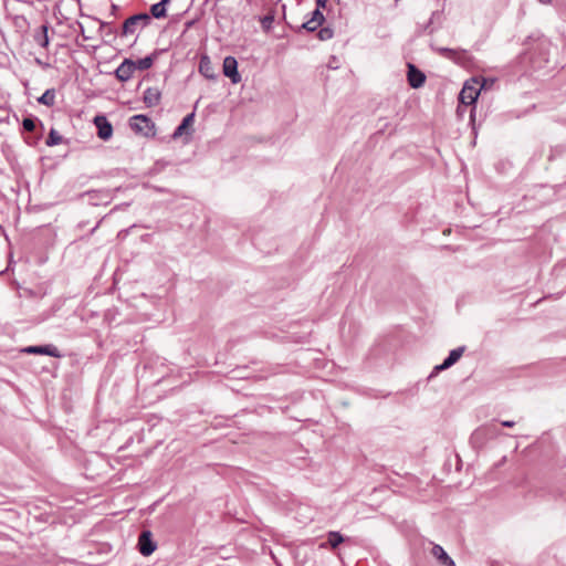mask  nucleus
Returning a JSON list of instances; mask_svg holds the SVG:
<instances>
[{
  "label": "nucleus",
  "instance_id": "nucleus-2",
  "mask_svg": "<svg viewBox=\"0 0 566 566\" xmlns=\"http://www.w3.org/2000/svg\"><path fill=\"white\" fill-rule=\"evenodd\" d=\"M130 128L138 134L144 136H151L155 134L154 122L144 114L134 115L129 118Z\"/></svg>",
  "mask_w": 566,
  "mask_h": 566
},
{
  "label": "nucleus",
  "instance_id": "nucleus-23",
  "mask_svg": "<svg viewBox=\"0 0 566 566\" xmlns=\"http://www.w3.org/2000/svg\"><path fill=\"white\" fill-rule=\"evenodd\" d=\"M436 52L443 56V57H447L449 60L452 61V57L457 54V49H450V48H444V46H440V48H437L434 49Z\"/></svg>",
  "mask_w": 566,
  "mask_h": 566
},
{
  "label": "nucleus",
  "instance_id": "nucleus-29",
  "mask_svg": "<svg viewBox=\"0 0 566 566\" xmlns=\"http://www.w3.org/2000/svg\"><path fill=\"white\" fill-rule=\"evenodd\" d=\"M437 15H438V12H437V11L432 12V14H431V17H430V19H429L428 23L424 25V30H426V31H427V30H429V32H430V33H432V32H433V30H432V29H430V27H431V24L433 23V20H434V18H436Z\"/></svg>",
  "mask_w": 566,
  "mask_h": 566
},
{
  "label": "nucleus",
  "instance_id": "nucleus-25",
  "mask_svg": "<svg viewBox=\"0 0 566 566\" xmlns=\"http://www.w3.org/2000/svg\"><path fill=\"white\" fill-rule=\"evenodd\" d=\"M333 35H334V31H333V29H331L328 27L321 28L317 33V36L321 41L331 40L333 38Z\"/></svg>",
  "mask_w": 566,
  "mask_h": 566
},
{
  "label": "nucleus",
  "instance_id": "nucleus-8",
  "mask_svg": "<svg viewBox=\"0 0 566 566\" xmlns=\"http://www.w3.org/2000/svg\"><path fill=\"white\" fill-rule=\"evenodd\" d=\"M480 94V88H476L474 85H470L468 82L464 84L463 88L459 94V99L462 104L471 105L475 103Z\"/></svg>",
  "mask_w": 566,
  "mask_h": 566
},
{
  "label": "nucleus",
  "instance_id": "nucleus-27",
  "mask_svg": "<svg viewBox=\"0 0 566 566\" xmlns=\"http://www.w3.org/2000/svg\"><path fill=\"white\" fill-rule=\"evenodd\" d=\"M311 19H313L314 21L318 22L321 25L325 21L324 14L322 13L321 9H315L312 12Z\"/></svg>",
  "mask_w": 566,
  "mask_h": 566
},
{
  "label": "nucleus",
  "instance_id": "nucleus-5",
  "mask_svg": "<svg viewBox=\"0 0 566 566\" xmlns=\"http://www.w3.org/2000/svg\"><path fill=\"white\" fill-rule=\"evenodd\" d=\"M407 80L412 88H420L426 82V74L415 64L408 63Z\"/></svg>",
  "mask_w": 566,
  "mask_h": 566
},
{
  "label": "nucleus",
  "instance_id": "nucleus-10",
  "mask_svg": "<svg viewBox=\"0 0 566 566\" xmlns=\"http://www.w3.org/2000/svg\"><path fill=\"white\" fill-rule=\"evenodd\" d=\"M431 554L438 559L441 566H455L454 560L448 555L441 545L434 544L432 546Z\"/></svg>",
  "mask_w": 566,
  "mask_h": 566
},
{
  "label": "nucleus",
  "instance_id": "nucleus-14",
  "mask_svg": "<svg viewBox=\"0 0 566 566\" xmlns=\"http://www.w3.org/2000/svg\"><path fill=\"white\" fill-rule=\"evenodd\" d=\"M24 353H28V354H45V355H50V356H53V357H59V353H57V349L56 347L54 346H51V345H46V346H29L27 348L23 349Z\"/></svg>",
  "mask_w": 566,
  "mask_h": 566
},
{
  "label": "nucleus",
  "instance_id": "nucleus-11",
  "mask_svg": "<svg viewBox=\"0 0 566 566\" xmlns=\"http://www.w3.org/2000/svg\"><path fill=\"white\" fill-rule=\"evenodd\" d=\"M161 92L158 87H148L144 92L143 101L147 107H155L160 103Z\"/></svg>",
  "mask_w": 566,
  "mask_h": 566
},
{
  "label": "nucleus",
  "instance_id": "nucleus-18",
  "mask_svg": "<svg viewBox=\"0 0 566 566\" xmlns=\"http://www.w3.org/2000/svg\"><path fill=\"white\" fill-rule=\"evenodd\" d=\"M452 61L461 66H465L471 62V57L467 50L457 49V54L452 57Z\"/></svg>",
  "mask_w": 566,
  "mask_h": 566
},
{
  "label": "nucleus",
  "instance_id": "nucleus-13",
  "mask_svg": "<svg viewBox=\"0 0 566 566\" xmlns=\"http://www.w3.org/2000/svg\"><path fill=\"white\" fill-rule=\"evenodd\" d=\"M85 198H87V200L92 205L97 206L101 201L107 200L109 198V196L105 191L92 190V191H87L85 193L80 195V199H85Z\"/></svg>",
  "mask_w": 566,
  "mask_h": 566
},
{
  "label": "nucleus",
  "instance_id": "nucleus-22",
  "mask_svg": "<svg viewBox=\"0 0 566 566\" xmlns=\"http://www.w3.org/2000/svg\"><path fill=\"white\" fill-rule=\"evenodd\" d=\"M62 143V136L59 134L57 130L51 129L49 137L46 139L48 146H55Z\"/></svg>",
  "mask_w": 566,
  "mask_h": 566
},
{
  "label": "nucleus",
  "instance_id": "nucleus-12",
  "mask_svg": "<svg viewBox=\"0 0 566 566\" xmlns=\"http://www.w3.org/2000/svg\"><path fill=\"white\" fill-rule=\"evenodd\" d=\"M199 73L209 80H216L217 74L208 55H202L199 61Z\"/></svg>",
  "mask_w": 566,
  "mask_h": 566
},
{
  "label": "nucleus",
  "instance_id": "nucleus-17",
  "mask_svg": "<svg viewBox=\"0 0 566 566\" xmlns=\"http://www.w3.org/2000/svg\"><path fill=\"white\" fill-rule=\"evenodd\" d=\"M193 118H195L193 113H190L187 116H185L184 119L181 120V123L175 129V132L172 134L174 138L181 136L185 133V129L193 122Z\"/></svg>",
  "mask_w": 566,
  "mask_h": 566
},
{
  "label": "nucleus",
  "instance_id": "nucleus-21",
  "mask_svg": "<svg viewBox=\"0 0 566 566\" xmlns=\"http://www.w3.org/2000/svg\"><path fill=\"white\" fill-rule=\"evenodd\" d=\"M54 99H55V92H54V90H46L38 98V102L43 104V105H46V106H52L54 104Z\"/></svg>",
  "mask_w": 566,
  "mask_h": 566
},
{
  "label": "nucleus",
  "instance_id": "nucleus-32",
  "mask_svg": "<svg viewBox=\"0 0 566 566\" xmlns=\"http://www.w3.org/2000/svg\"><path fill=\"white\" fill-rule=\"evenodd\" d=\"M501 423L503 427H507V428H512L515 424V422L511 421V420H504Z\"/></svg>",
  "mask_w": 566,
  "mask_h": 566
},
{
  "label": "nucleus",
  "instance_id": "nucleus-24",
  "mask_svg": "<svg viewBox=\"0 0 566 566\" xmlns=\"http://www.w3.org/2000/svg\"><path fill=\"white\" fill-rule=\"evenodd\" d=\"M321 27V24L313 19H310L301 24L298 28V31L306 30L307 32H314L317 30V28Z\"/></svg>",
  "mask_w": 566,
  "mask_h": 566
},
{
  "label": "nucleus",
  "instance_id": "nucleus-1",
  "mask_svg": "<svg viewBox=\"0 0 566 566\" xmlns=\"http://www.w3.org/2000/svg\"><path fill=\"white\" fill-rule=\"evenodd\" d=\"M151 21V18L147 13H137L127 18L119 31L120 36H128L135 34L138 30L146 28Z\"/></svg>",
  "mask_w": 566,
  "mask_h": 566
},
{
  "label": "nucleus",
  "instance_id": "nucleus-19",
  "mask_svg": "<svg viewBox=\"0 0 566 566\" xmlns=\"http://www.w3.org/2000/svg\"><path fill=\"white\" fill-rule=\"evenodd\" d=\"M155 56H156L155 54H150V55H147L143 59L135 61V71L136 70L145 71V70L150 69L154 64Z\"/></svg>",
  "mask_w": 566,
  "mask_h": 566
},
{
  "label": "nucleus",
  "instance_id": "nucleus-16",
  "mask_svg": "<svg viewBox=\"0 0 566 566\" xmlns=\"http://www.w3.org/2000/svg\"><path fill=\"white\" fill-rule=\"evenodd\" d=\"M101 32L105 38H108L109 41L115 39L119 34L118 30L113 24V22H102Z\"/></svg>",
  "mask_w": 566,
  "mask_h": 566
},
{
  "label": "nucleus",
  "instance_id": "nucleus-20",
  "mask_svg": "<svg viewBox=\"0 0 566 566\" xmlns=\"http://www.w3.org/2000/svg\"><path fill=\"white\" fill-rule=\"evenodd\" d=\"M327 542L329 546L335 549L345 542V537L337 531H331L327 533Z\"/></svg>",
  "mask_w": 566,
  "mask_h": 566
},
{
  "label": "nucleus",
  "instance_id": "nucleus-35",
  "mask_svg": "<svg viewBox=\"0 0 566 566\" xmlns=\"http://www.w3.org/2000/svg\"><path fill=\"white\" fill-rule=\"evenodd\" d=\"M97 226H98V223H95V226H94L93 228H91L90 232H91V233H92V232H94V231H95V229L97 228Z\"/></svg>",
  "mask_w": 566,
  "mask_h": 566
},
{
  "label": "nucleus",
  "instance_id": "nucleus-9",
  "mask_svg": "<svg viewBox=\"0 0 566 566\" xmlns=\"http://www.w3.org/2000/svg\"><path fill=\"white\" fill-rule=\"evenodd\" d=\"M464 349V346H460L458 348L452 349L449 353L448 357L443 360V363L434 367V370L441 371L453 366L461 358Z\"/></svg>",
  "mask_w": 566,
  "mask_h": 566
},
{
  "label": "nucleus",
  "instance_id": "nucleus-6",
  "mask_svg": "<svg viewBox=\"0 0 566 566\" xmlns=\"http://www.w3.org/2000/svg\"><path fill=\"white\" fill-rule=\"evenodd\" d=\"M134 72L135 61L132 59H125L115 70V76L120 82H127L133 77Z\"/></svg>",
  "mask_w": 566,
  "mask_h": 566
},
{
  "label": "nucleus",
  "instance_id": "nucleus-30",
  "mask_svg": "<svg viewBox=\"0 0 566 566\" xmlns=\"http://www.w3.org/2000/svg\"><path fill=\"white\" fill-rule=\"evenodd\" d=\"M42 29H43V32L46 33V27H42ZM40 44L43 45V46H45L48 44L46 34H43V36L40 40Z\"/></svg>",
  "mask_w": 566,
  "mask_h": 566
},
{
  "label": "nucleus",
  "instance_id": "nucleus-31",
  "mask_svg": "<svg viewBox=\"0 0 566 566\" xmlns=\"http://www.w3.org/2000/svg\"><path fill=\"white\" fill-rule=\"evenodd\" d=\"M328 0H316V9H324L326 8V3Z\"/></svg>",
  "mask_w": 566,
  "mask_h": 566
},
{
  "label": "nucleus",
  "instance_id": "nucleus-3",
  "mask_svg": "<svg viewBox=\"0 0 566 566\" xmlns=\"http://www.w3.org/2000/svg\"><path fill=\"white\" fill-rule=\"evenodd\" d=\"M137 546L139 553L143 556H149L156 551L157 544L153 539V534L150 531L145 530L139 534Z\"/></svg>",
  "mask_w": 566,
  "mask_h": 566
},
{
  "label": "nucleus",
  "instance_id": "nucleus-26",
  "mask_svg": "<svg viewBox=\"0 0 566 566\" xmlns=\"http://www.w3.org/2000/svg\"><path fill=\"white\" fill-rule=\"evenodd\" d=\"M261 25L264 30H270L272 28V24L274 22V15L273 14H265L262 18H260Z\"/></svg>",
  "mask_w": 566,
  "mask_h": 566
},
{
  "label": "nucleus",
  "instance_id": "nucleus-28",
  "mask_svg": "<svg viewBox=\"0 0 566 566\" xmlns=\"http://www.w3.org/2000/svg\"><path fill=\"white\" fill-rule=\"evenodd\" d=\"M22 126L28 132H32L35 128V124H34L33 119H31V118H24L22 122Z\"/></svg>",
  "mask_w": 566,
  "mask_h": 566
},
{
  "label": "nucleus",
  "instance_id": "nucleus-15",
  "mask_svg": "<svg viewBox=\"0 0 566 566\" xmlns=\"http://www.w3.org/2000/svg\"><path fill=\"white\" fill-rule=\"evenodd\" d=\"M169 3V0H160L159 2L153 4L150 7V13L156 19H161L167 15V4Z\"/></svg>",
  "mask_w": 566,
  "mask_h": 566
},
{
  "label": "nucleus",
  "instance_id": "nucleus-4",
  "mask_svg": "<svg viewBox=\"0 0 566 566\" xmlns=\"http://www.w3.org/2000/svg\"><path fill=\"white\" fill-rule=\"evenodd\" d=\"M93 123L97 129V136L102 140H109L113 136V125L105 115H96Z\"/></svg>",
  "mask_w": 566,
  "mask_h": 566
},
{
  "label": "nucleus",
  "instance_id": "nucleus-34",
  "mask_svg": "<svg viewBox=\"0 0 566 566\" xmlns=\"http://www.w3.org/2000/svg\"><path fill=\"white\" fill-rule=\"evenodd\" d=\"M543 4H549L552 0H538Z\"/></svg>",
  "mask_w": 566,
  "mask_h": 566
},
{
  "label": "nucleus",
  "instance_id": "nucleus-33",
  "mask_svg": "<svg viewBox=\"0 0 566 566\" xmlns=\"http://www.w3.org/2000/svg\"><path fill=\"white\" fill-rule=\"evenodd\" d=\"M118 7L116 4H112V14H115Z\"/></svg>",
  "mask_w": 566,
  "mask_h": 566
},
{
  "label": "nucleus",
  "instance_id": "nucleus-7",
  "mask_svg": "<svg viewBox=\"0 0 566 566\" xmlns=\"http://www.w3.org/2000/svg\"><path fill=\"white\" fill-rule=\"evenodd\" d=\"M223 74L231 80L233 84L241 81V75L238 72V61L233 56H227L223 60Z\"/></svg>",
  "mask_w": 566,
  "mask_h": 566
}]
</instances>
